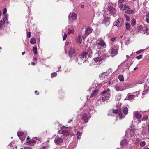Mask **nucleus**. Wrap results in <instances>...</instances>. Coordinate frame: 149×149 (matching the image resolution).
<instances>
[{"label":"nucleus","instance_id":"obj_1","mask_svg":"<svg viewBox=\"0 0 149 149\" xmlns=\"http://www.w3.org/2000/svg\"><path fill=\"white\" fill-rule=\"evenodd\" d=\"M96 46L98 49L106 47V45L105 42L102 39H100L96 41Z\"/></svg>","mask_w":149,"mask_h":149},{"label":"nucleus","instance_id":"obj_2","mask_svg":"<svg viewBox=\"0 0 149 149\" xmlns=\"http://www.w3.org/2000/svg\"><path fill=\"white\" fill-rule=\"evenodd\" d=\"M124 21V20L122 18H119L114 22L113 25L114 26H117L118 27H119L123 24Z\"/></svg>","mask_w":149,"mask_h":149},{"label":"nucleus","instance_id":"obj_3","mask_svg":"<svg viewBox=\"0 0 149 149\" xmlns=\"http://www.w3.org/2000/svg\"><path fill=\"white\" fill-rule=\"evenodd\" d=\"M89 57V55L86 51L84 52L80 56V58L83 61V62L86 61Z\"/></svg>","mask_w":149,"mask_h":149},{"label":"nucleus","instance_id":"obj_4","mask_svg":"<svg viewBox=\"0 0 149 149\" xmlns=\"http://www.w3.org/2000/svg\"><path fill=\"white\" fill-rule=\"evenodd\" d=\"M109 52L111 53V56L112 57L118 53V48L117 47L115 46L112 47L109 50Z\"/></svg>","mask_w":149,"mask_h":149},{"label":"nucleus","instance_id":"obj_5","mask_svg":"<svg viewBox=\"0 0 149 149\" xmlns=\"http://www.w3.org/2000/svg\"><path fill=\"white\" fill-rule=\"evenodd\" d=\"M110 19L108 17H105L102 21V24H104L106 26H108L110 24Z\"/></svg>","mask_w":149,"mask_h":149},{"label":"nucleus","instance_id":"obj_6","mask_svg":"<svg viewBox=\"0 0 149 149\" xmlns=\"http://www.w3.org/2000/svg\"><path fill=\"white\" fill-rule=\"evenodd\" d=\"M55 143L56 145H60L63 142V139L60 137L56 136L55 138Z\"/></svg>","mask_w":149,"mask_h":149},{"label":"nucleus","instance_id":"obj_7","mask_svg":"<svg viewBox=\"0 0 149 149\" xmlns=\"http://www.w3.org/2000/svg\"><path fill=\"white\" fill-rule=\"evenodd\" d=\"M106 73H104L99 75V77L101 80L105 81L107 80L108 79L107 75Z\"/></svg>","mask_w":149,"mask_h":149},{"label":"nucleus","instance_id":"obj_8","mask_svg":"<svg viewBox=\"0 0 149 149\" xmlns=\"http://www.w3.org/2000/svg\"><path fill=\"white\" fill-rule=\"evenodd\" d=\"M113 113L115 114L118 113L120 119H122L124 118L123 116L122 113L120 111H118V110L113 109Z\"/></svg>","mask_w":149,"mask_h":149},{"label":"nucleus","instance_id":"obj_9","mask_svg":"<svg viewBox=\"0 0 149 149\" xmlns=\"http://www.w3.org/2000/svg\"><path fill=\"white\" fill-rule=\"evenodd\" d=\"M69 18L70 19L75 20L76 19L77 16L75 13H71L69 16Z\"/></svg>","mask_w":149,"mask_h":149},{"label":"nucleus","instance_id":"obj_10","mask_svg":"<svg viewBox=\"0 0 149 149\" xmlns=\"http://www.w3.org/2000/svg\"><path fill=\"white\" fill-rule=\"evenodd\" d=\"M88 115L86 113H84L83 115L82 119L86 123H87L88 121Z\"/></svg>","mask_w":149,"mask_h":149},{"label":"nucleus","instance_id":"obj_11","mask_svg":"<svg viewBox=\"0 0 149 149\" xmlns=\"http://www.w3.org/2000/svg\"><path fill=\"white\" fill-rule=\"evenodd\" d=\"M62 133L64 136H68L70 134V132L68 130H64L62 131Z\"/></svg>","mask_w":149,"mask_h":149},{"label":"nucleus","instance_id":"obj_12","mask_svg":"<svg viewBox=\"0 0 149 149\" xmlns=\"http://www.w3.org/2000/svg\"><path fill=\"white\" fill-rule=\"evenodd\" d=\"M92 30L93 29L91 27H88L86 29L85 33L88 35L91 33Z\"/></svg>","mask_w":149,"mask_h":149},{"label":"nucleus","instance_id":"obj_13","mask_svg":"<svg viewBox=\"0 0 149 149\" xmlns=\"http://www.w3.org/2000/svg\"><path fill=\"white\" fill-rule=\"evenodd\" d=\"M108 94H110V90L109 88L103 91L101 93V94L105 95H108Z\"/></svg>","mask_w":149,"mask_h":149},{"label":"nucleus","instance_id":"obj_14","mask_svg":"<svg viewBox=\"0 0 149 149\" xmlns=\"http://www.w3.org/2000/svg\"><path fill=\"white\" fill-rule=\"evenodd\" d=\"M75 53V50L74 48L72 47L70 48L69 51V53L70 58L72 57L71 56L74 54Z\"/></svg>","mask_w":149,"mask_h":149},{"label":"nucleus","instance_id":"obj_15","mask_svg":"<svg viewBox=\"0 0 149 149\" xmlns=\"http://www.w3.org/2000/svg\"><path fill=\"white\" fill-rule=\"evenodd\" d=\"M110 96V94H108V95H105L104 97H102V101L104 102L109 99Z\"/></svg>","mask_w":149,"mask_h":149},{"label":"nucleus","instance_id":"obj_16","mask_svg":"<svg viewBox=\"0 0 149 149\" xmlns=\"http://www.w3.org/2000/svg\"><path fill=\"white\" fill-rule=\"evenodd\" d=\"M115 88L117 91H120L123 90V88L119 85L117 84L115 86Z\"/></svg>","mask_w":149,"mask_h":149},{"label":"nucleus","instance_id":"obj_17","mask_svg":"<svg viewBox=\"0 0 149 149\" xmlns=\"http://www.w3.org/2000/svg\"><path fill=\"white\" fill-rule=\"evenodd\" d=\"M129 7L128 6L126 5H122L120 6V8L122 10H125L127 9H129Z\"/></svg>","mask_w":149,"mask_h":149},{"label":"nucleus","instance_id":"obj_18","mask_svg":"<svg viewBox=\"0 0 149 149\" xmlns=\"http://www.w3.org/2000/svg\"><path fill=\"white\" fill-rule=\"evenodd\" d=\"M108 10L111 13H114L116 11L115 8L111 6H109L108 7Z\"/></svg>","mask_w":149,"mask_h":149},{"label":"nucleus","instance_id":"obj_19","mask_svg":"<svg viewBox=\"0 0 149 149\" xmlns=\"http://www.w3.org/2000/svg\"><path fill=\"white\" fill-rule=\"evenodd\" d=\"M147 31V28L146 27L142 28L140 30V32L143 34H145Z\"/></svg>","mask_w":149,"mask_h":149},{"label":"nucleus","instance_id":"obj_20","mask_svg":"<svg viewBox=\"0 0 149 149\" xmlns=\"http://www.w3.org/2000/svg\"><path fill=\"white\" fill-rule=\"evenodd\" d=\"M135 116L136 117L137 119H139L142 117V115L141 114H140L139 112H136L135 114Z\"/></svg>","mask_w":149,"mask_h":149},{"label":"nucleus","instance_id":"obj_21","mask_svg":"<svg viewBox=\"0 0 149 149\" xmlns=\"http://www.w3.org/2000/svg\"><path fill=\"white\" fill-rule=\"evenodd\" d=\"M98 93V90H95L93 92L91 95L90 98L92 97H93L96 95Z\"/></svg>","mask_w":149,"mask_h":149},{"label":"nucleus","instance_id":"obj_22","mask_svg":"<svg viewBox=\"0 0 149 149\" xmlns=\"http://www.w3.org/2000/svg\"><path fill=\"white\" fill-rule=\"evenodd\" d=\"M135 96V95H128L127 96V98L129 100L133 99L134 97Z\"/></svg>","mask_w":149,"mask_h":149},{"label":"nucleus","instance_id":"obj_23","mask_svg":"<svg viewBox=\"0 0 149 149\" xmlns=\"http://www.w3.org/2000/svg\"><path fill=\"white\" fill-rule=\"evenodd\" d=\"M127 143V141L126 140H124L121 141L120 142V145L121 146H125Z\"/></svg>","mask_w":149,"mask_h":149},{"label":"nucleus","instance_id":"obj_24","mask_svg":"<svg viewBox=\"0 0 149 149\" xmlns=\"http://www.w3.org/2000/svg\"><path fill=\"white\" fill-rule=\"evenodd\" d=\"M82 41L81 36L80 35L78 36L77 42L79 44H81Z\"/></svg>","mask_w":149,"mask_h":149},{"label":"nucleus","instance_id":"obj_25","mask_svg":"<svg viewBox=\"0 0 149 149\" xmlns=\"http://www.w3.org/2000/svg\"><path fill=\"white\" fill-rule=\"evenodd\" d=\"M128 108L127 107H125L123 109V113L125 114H127L128 113Z\"/></svg>","mask_w":149,"mask_h":149},{"label":"nucleus","instance_id":"obj_26","mask_svg":"<svg viewBox=\"0 0 149 149\" xmlns=\"http://www.w3.org/2000/svg\"><path fill=\"white\" fill-rule=\"evenodd\" d=\"M94 60L95 62H98L101 61L102 60V59L101 57H97L95 58Z\"/></svg>","mask_w":149,"mask_h":149},{"label":"nucleus","instance_id":"obj_27","mask_svg":"<svg viewBox=\"0 0 149 149\" xmlns=\"http://www.w3.org/2000/svg\"><path fill=\"white\" fill-rule=\"evenodd\" d=\"M107 57L108 58L109 57V56L107 54H104L103 56L102 57H101L102 59V60H105L106 59Z\"/></svg>","mask_w":149,"mask_h":149},{"label":"nucleus","instance_id":"obj_28","mask_svg":"<svg viewBox=\"0 0 149 149\" xmlns=\"http://www.w3.org/2000/svg\"><path fill=\"white\" fill-rule=\"evenodd\" d=\"M33 52L34 54H37V49L36 46H35L33 48Z\"/></svg>","mask_w":149,"mask_h":149},{"label":"nucleus","instance_id":"obj_29","mask_svg":"<svg viewBox=\"0 0 149 149\" xmlns=\"http://www.w3.org/2000/svg\"><path fill=\"white\" fill-rule=\"evenodd\" d=\"M118 78L119 79L120 81H123L124 80V78L123 75H119L118 76Z\"/></svg>","mask_w":149,"mask_h":149},{"label":"nucleus","instance_id":"obj_30","mask_svg":"<svg viewBox=\"0 0 149 149\" xmlns=\"http://www.w3.org/2000/svg\"><path fill=\"white\" fill-rule=\"evenodd\" d=\"M126 12L127 13L129 14H132L134 12V11L131 10H129L126 11Z\"/></svg>","mask_w":149,"mask_h":149},{"label":"nucleus","instance_id":"obj_31","mask_svg":"<svg viewBox=\"0 0 149 149\" xmlns=\"http://www.w3.org/2000/svg\"><path fill=\"white\" fill-rule=\"evenodd\" d=\"M30 42L31 44H33L36 43V41L34 38H32L30 40Z\"/></svg>","mask_w":149,"mask_h":149},{"label":"nucleus","instance_id":"obj_32","mask_svg":"<svg viewBox=\"0 0 149 149\" xmlns=\"http://www.w3.org/2000/svg\"><path fill=\"white\" fill-rule=\"evenodd\" d=\"M8 19V17L7 15H5L4 17L3 20L5 23H7Z\"/></svg>","mask_w":149,"mask_h":149},{"label":"nucleus","instance_id":"obj_33","mask_svg":"<svg viewBox=\"0 0 149 149\" xmlns=\"http://www.w3.org/2000/svg\"><path fill=\"white\" fill-rule=\"evenodd\" d=\"M126 29L127 30H128L130 28V24L129 23H126L125 24Z\"/></svg>","mask_w":149,"mask_h":149},{"label":"nucleus","instance_id":"obj_34","mask_svg":"<svg viewBox=\"0 0 149 149\" xmlns=\"http://www.w3.org/2000/svg\"><path fill=\"white\" fill-rule=\"evenodd\" d=\"M136 23V21L134 19H132L131 21V25L132 26H134Z\"/></svg>","mask_w":149,"mask_h":149},{"label":"nucleus","instance_id":"obj_35","mask_svg":"<svg viewBox=\"0 0 149 149\" xmlns=\"http://www.w3.org/2000/svg\"><path fill=\"white\" fill-rule=\"evenodd\" d=\"M134 127L133 126H131V128H130V132H131L132 134H134V131L133 129Z\"/></svg>","mask_w":149,"mask_h":149},{"label":"nucleus","instance_id":"obj_36","mask_svg":"<svg viewBox=\"0 0 149 149\" xmlns=\"http://www.w3.org/2000/svg\"><path fill=\"white\" fill-rule=\"evenodd\" d=\"M149 88V79L147 80V82H146V85L144 86V88Z\"/></svg>","mask_w":149,"mask_h":149},{"label":"nucleus","instance_id":"obj_37","mask_svg":"<svg viewBox=\"0 0 149 149\" xmlns=\"http://www.w3.org/2000/svg\"><path fill=\"white\" fill-rule=\"evenodd\" d=\"M146 144V143L145 141H142L140 144V146L142 147L144 146Z\"/></svg>","mask_w":149,"mask_h":149},{"label":"nucleus","instance_id":"obj_38","mask_svg":"<svg viewBox=\"0 0 149 149\" xmlns=\"http://www.w3.org/2000/svg\"><path fill=\"white\" fill-rule=\"evenodd\" d=\"M17 134L18 136L19 137H20L22 136L24 134V133L22 132H17Z\"/></svg>","mask_w":149,"mask_h":149},{"label":"nucleus","instance_id":"obj_39","mask_svg":"<svg viewBox=\"0 0 149 149\" xmlns=\"http://www.w3.org/2000/svg\"><path fill=\"white\" fill-rule=\"evenodd\" d=\"M4 24L3 22L2 21H0V28H1L3 26V25Z\"/></svg>","mask_w":149,"mask_h":149},{"label":"nucleus","instance_id":"obj_40","mask_svg":"<svg viewBox=\"0 0 149 149\" xmlns=\"http://www.w3.org/2000/svg\"><path fill=\"white\" fill-rule=\"evenodd\" d=\"M57 73L56 72H54L51 74V77L52 78L56 77L57 75Z\"/></svg>","mask_w":149,"mask_h":149},{"label":"nucleus","instance_id":"obj_41","mask_svg":"<svg viewBox=\"0 0 149 149\" xmlns=\"http://www.w3.org/2000/svg\"><path fill=\"white\" fill-rule=\"evenodd\" d=\"M73 32V31L71 30L70 29H69L68 32V34L69 35L71 33H72Z\"/></svg>","mask_w":149,"mask_h":149},{"label":"nucleus","instance_id":"obj_42","mask_svg":"<svg viewBox=\"0 0 149 149\" xmlns=\"http://www.w3.org/2000/svg\"><path fill=\"white\" fill-rule=\"evenodd\" d=\"M148 116L143 117L142 119V120L145 121L147 120L148 119Z\"/></svg>","mask_w":149,"mask_h":149},{"label":"nucleus","instance_id":"obj_43","mask_svg":"<svg viewBox=\"0 0 149 149\" xmlns=\"http://www.w3.org/2000/svg\"><path fill=\"white\" fill-rule=\"evenodd\" d=\"M49 146L48 145H46V146H44L40 148V149H47V147Z\"/></svg>","mask_w":149,"mask_h":149},{"label":"nucleus","instance_id":"obj_44","mask_svg":"<svg viewBox=\"0 0 149 149\" xmlns=\"http://www.w3.org/2000/svg\"><path fill=\"white\" fill-rule=\"evenodd\" d=\"M67 37V35L66 34H65L63 36V40H65Z\"/></svg>","mask_w":149,"mask_h":149},{"label":"nucleus","instance_id":"obj_45","mask_svg":"<svg viewBox=\"0 0 149 149\" xmlns=\"http://www.w3.org/2000/svg\"><path fill=\"white\" fill-rule=\"evenodd\" d=\"M143 55H140L136 57V58L138 59H139L142 58Z\"/></svg>","mask_w":149,"mask_h":149},{"label":"nucleus","instance_id":"obj_46","mask_svg":"<svg viewBox=\"0 0 149 149\" xmlns=\"http://www.w3.org/2000/svg\"><path fill=\"white\" fill-rule=\"evenodd\" d=\"M82 133L79 131H77V135L81 136L82 135Z\"/></svg>","mask_w":149,"mask_h":149},{"label":"nucleus","instance_id":"obj_47","mask_svg":"<svg viewBox=\"0 0 149 149\" xmlns=\"http://www.w3.org/2000/svg\"><path fill=\"white\" fill-rule=\"evenodd\" d=\"M134 93L133 95H134V94L135 95V96H138V95L139 94V92H136L134 93Z\"/></svg>","mask_w":149,"mask_h":149},{"label":"nucleus","instance_id":"obj_48","mask_svg":"<svg viewBox=\"0 0 149 149\" xmlns=\"http://www.w3.org/2000/svg\"><path fill=\"white\" fill-rule=\"evenodd\" d=\"M31 32H28L27 33V37L28 38H30L31 37Z\"/></svg>","mask_w":149,"mask_h":149},{"label":"nucleus","instance_id":"obj_49","mask_svg":"<svg viewBox=\"0 0 149 149\" xmlns=\"http://www.w3.org/2000/svg\"><path fill=\"white\" fill-rule=\"evenodd\" d=\"M7 10L6 8H4L3 12V13L4 14H5L7 12Z\"/></svg>","mask_w":149,"mask_h":149},{"label":"nucleus","instance_id":"obj_50","mask_svg":"<svg viewBox=\"0 0 149 149\" xmlns=\"http://www.w3.org/2000/svg\"><path fill=\"white\" fill-rule=\"evenodd\" d=\"M117 38L116 37H114L111 39V40L113 42L115 41L116 39Z\"/></svg>","mask_w":149,"mask_h":149},{"label":"nucleus","instance_id":"obj_51","mask_svg":"<svg viewBox=\"0 0 149 149\" xmlns=\"http://www.w3.org/2000/svg\"><path fill=\"white\" fill-rule=\"evenodd\" d=\"M116 99L117 98V100H119L120 98V97L119 96V95H117L116 96Z\"/></svg>","mask_w":149,"mask_h":149},{"label":"nucleus","instance_id":"obj_52","mask_svg":"<svg viewBox=\"0 0 149 149\" xmlns=\"http://www.w3.org/2000/svg\"><path fill=\"white\" fill-rule=\"evenodd\" d=\"M126 0H119L118 2L119 3H123Z\"/></svg>","mask_w":149,"mask_h":149},{"label":"nucleus","instance_id":"obj_53","mask_svg":"<svg viewBox=\"0 0 149 149\" xmlns=\"http://www.w3.org/2000/svg\"><path fill=\"white\" fill-rule=\"evenodd\" d=\"M124 15H125V16L126 17V20L127 21H129L130 19V18L128 16H126L125 14H124Z\"/></svg>","mask_w":149,"mask_h":149},{"label":"nucleus","instance_id":"obj_54","mask_svg":"<svg viewBox=\"0 0 149 149\" xmlns=\"http://www.w3.org/2000/svg\"><path fill=\"white\" fill-rule=\"evenodd\" d=\"M27 140H28V141L27 142V143H29L30 141H31V139L29 137V136H28L27 137Z\"/></svg>","mask_w":149,"mask_h":149},{"label":"nucleus","instance_id":"obj_55","mask_svg":"<svg viewBox=\"0 0 149 149\" xmlns=\"http://www.w3.org/2000/svg\"><path fill=\"white\" fill-rule=\"evenodd\" d=\"M143 50H139V51H137L136 53L137 54H139L140 53H141L143 52Z\"/></svg>","mask_w":149,"mask_h":149},{"label":"nucleus","instance_id":"obj_56","mask_svg":"<svg viewBox=\"0 0 149 149\" xmlns=\"http://www.w3.org/2000/svg\"><path fill=\"white\" fill-rule=\"evenodd\" d=\"M36 142V141H35L34 140H31V141H30L29 142V143H35Z\"/></svg>","mask_w":149,"mask_h":149},{"label":"nucleus","instance_id":"obj_57","mask_svg":"<svg viewBox=\"0 0 149 149\" xmlns=\"http://www.w3.org/2000/svg\"><path fill=\"white\" fill-rule=\"evenodd\" d=\"M125 41V43L126 44H129L130 42L129 39H128L127 41Z\"/></svg>","mask_w":149,"mask_h":149},{"label":"nucleus","instance_id":"obj_58","mask_svg":"<svg viewBox=\"0 0 149 149\" xmlns=\"http://www.w3.org/2000/svg\"><path fill=\"white\" fill-rule=\"evenodd\" d=\"M76 61V62H77L78 61V59L77 57H74V58Z\"/></svg>","mask_w":149,"mask_h":149},{"label":"nucleus","instance_id":"obj_59","mask_svg":"<svg viewBox=\"0 0 149 149\" xmlns=\"http://www.w3.org/2000/svg\"><path fill=\"white\" fill-rule=\"evenodd\" d=\"M143 149H149V148L147 146L144 147Z\"/></svg>","mask_w":149,"mask_h":149},{"label":"nucleus","instance_id":"obj_60","mask_svg":"<svg viewBox=\"0 0 149 149\" xmlns=\"http://www.w3.org/2000/svg\"><path fill=\"white\" fill-rule=\"evenodd\" d=\"M148 133L149 134V124L148 126Z\"/></svg>","mask_w":149,"mask_h":149},{"label":"nucleus","instance_id":"obj_61","mask_svg":"<svg viewBox=\"0 0 149 149\" xmlns=\"http://www.w3.org/2000/svg\"><path fill=\"white\" fill-rule=\"evenodd\" d=\"M149 91V89H146L145 91V92H146V93H147V92H148V91Z\"/></svg>","mask_w":149,"mask_h":149},{"label":"nucleus","instance_id":"obj_62","mask_svg":"<svg viewBox=\"0 0 149 149\" xmlns=\"http://www.w3.org/2000/svg\"><path fill=\"white\" fill-rule=\"evenodd\" d=\"M141 82L139 83V84L142 83L143 82V79H141Z\"/></svg>","mask_w":149,"mask_h":149},{"label":"nucleus","instance_id":"obj_63","mask_svg":"<svg viewBox=\"0 0 149 149\" xmlns=\"http://www.w3.org/2000/svg\"><path fill=\"white\" fill-rule=\"evenodd\" d=\"M98 54L99 56H100L101 52H100V51H98Z\"/></svg>","mask_w":149,"mask_h":149},{"label":"nucleus","instance_id":"obj_64","mask_svg":"<svg viewBox=\"0 0 149 149\" xmlns=\"http://www.w3.org/2000/svg\"><path fill=\"white\" fill-rule=\"evenodd\" d=\"M66 127L64 126H63L61 127V129H64L65 128H66Z\"/></svg>","mask_w":149,"mask_h":149}]
</instances>
